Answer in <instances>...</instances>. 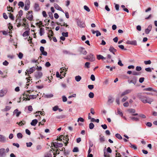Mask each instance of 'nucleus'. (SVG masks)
<instances>
[{
  "instance_id": "1",
  "label": "nucleus",
  "mask_w": 157,
  "mask_h": 157,
  "mask_svg": "<svg viewBox=\"0 0 157 157\" xmlns=\"http://www.w3.org/2000/svg\"><path fill=\"white\" fill-rule=\"evenodd\" d=\"M146 96L144 95L141 93H139L138 94V97L140 101L144 103H146Z\"/></svg>"
},
{
  "instance_id": "2",
  "label": "nucleus",
  "mask_w": 157,
  "mask_h": 157,
  "mask_svg": "<svg viewBox=\"0 0 157 157\" xmlns=\"http://www.w3.org/2000/svg\"><path fill=\"white\" fill-rule=\"evenodd\" d=\"M8 91L7 89L5 88L0 90V97H2L5 96L7 93Z\"/></svg>"
},
{
  "instance_id": "3",
  "label": "nucleus",
  "mask_w": 157,
  "mask_h": 157,
  "mask_svg": "<svg viewBox=\"0 0 157 157\" xmlns=\"http://www.w3.org/2000/svg\"><path fill=\"white\" fill-rule=\"evenodd\" d=\"M36 70V67H33L29 69L26 70L25 72V75H26L27 74H31L33 72Z\"/></svg>"
},
{
  "instance_id": "4",
  "label": "nucleus",
  "mask_w": 157,
  "mask_h": 157,
  "mask_svg": "<svg viewBox=\"0 0 157 157\" xmlns=\"http://www.w3.org/2000/svg\"><path fill=\"white\" fill-rule=\"evenodd\" d=\"M77 23L78 26L80 28H84L85 26V23L81 21L80 20H77Z\"/></svg>"
},
{
  "instance_id": "5",
  "label": "nucleus",
  "mask_w": 157,
  "mask_h": 157,
  "mask_svg": "<svg viewBox=\"0 0 157 157\" xmlns=\"http://www.w3.org/2000/svg\"><path fill=\"white\" fill-rule=\"evenodd\" d=\"M85 59H89L91 62H93L95 61V57L94 55L92 54H90V55H88Z\"/></svg>"
},
{
  "instance_id": "6",
  "label": "nucleus",
  "mask_w": 157,
  "mask_h": 157,
  "mask_svg": "<svg viewBox=\"0 0 157 157\" xmlns=\"http://www.w3.org/2000/svg\"><path fill=\"white\" fill-rule=\"evenodd\" d=\"M59 21L60 22L59 23H57V24L58 25H60L61 26H65L66 27H67L68 26V25L66 24H65V23L63 21V20L62 18H60L59 19Z\"/></svg>"
},
{
  "instance_id": "7",
  "label": "nucleus",
  "mask_w": 157,
  "mask_h": 157,
  "mask_svg": "<svg viewBox=\"0 0 157 157\" xmlns=\"http://www.w3.org/2000/svg\"><path fill=\"white\" fill-rule=\"evenodd\" d=\"M35 76L36 78L39 79L42 76L43 73L41 72L37 71L35 73Z\"/></svg>"
},
{
  "instance_id": "8",
  "label": "nucleus",
  "mask_w": 157,
  "mask_h": 157,
  "mask_svg": "<svg viewBox=\"0 0 157 157\" xmlns=\"http://www.w3.org/2000/svg\"><path fill=\"white\" fill-rule=\"evenodd\" d=\"M126 43L127 44H131L133 45H137V42L136 40L132 41L128 40L126 42Z\"/></svg>"
},
{
  "instance_id": "9",
  "label": "nucleus",
  "mask_w": 157,
  "mask_h": 157,
  "mask_svg": "<svg viewBox=\"0 0 157 157\" xmlns=\"http://www.w3.org/2000/svg\"><path fill=\"white\" fill-rule=\"evenodd\" d=\"M5 156V149L4 148L0 149V157H3Z\"/></svg>"
},
{
  "instance_id": "10",
  "label": "nucleus",
  "mask_w": 157,
  "mask_h": 157,
  "mask_svg": "<svg viewBox=\"0 0 157 157\" xmlns=\"http://www.w3.org/2000/svg\"><path fill=\"white\" fill-rule=\"evenodd\" d=\"M7 141V140L5 136L2 135H0V142L5 143Z\"/></svg>"
},
{
  "instance_id": "11",
  "label": "nucleus",
  "mask_w": 157,
  "mask_h": 157,
  "mask_svg": "<svg viewBox=\"0 0 157 157\" xmlns=\"http://www.w3.org/2000/svg\"><path fill=\"white\" fill-rule=\"evenodd\" d=\"M109 51L114 55L115 54V53L117 52V50L114 48V47L112 46H110L109 49Z\"/></svg>"
},
{
  "instance_id": "12",
  "label": "nucleus",
  "mask_w": 157,
  "mask_h": 157,
  "mask_svg": "<svg viewBox=\"0 0 157 157\" xmlns=\"http://www.w3.org/2000/svg\"><path fill=\"white\" fill-rule=\"evenodd\" d=\"M132 90H127L122 93L121 96L122 97L131 93Z\"/></svg>"
},
{
  "instance_id": "13",
  "label": "nucleus",
  "mask_w": 157,
  "mask_h": 157,
  "mask_svg": "<svg viewBox=\"0 0 157 157\" xmlns=\"http://www.w3.org/2000/svg\"><path fill=\"white\" fill-rule=\"evenodd\" d=\"M152 28L151 25H150L148 26L147 28L145 30V33L146 34H148L151 31Z\"/></svg>"
},
{
  "instance_id": "14",
  "label": "nucleus",
  "mask_w": 157,
  "mask_h": 157,
  "mask_svg": "<svg viewBox=\"0 0 157 157\" xmlns=\"http://www.w3.org/2000/svg\"><path fill=\"white\" fill-rule=\"evenodd\" d=\"M146 103L151 104L152 102L154 101V99L152 98H150L147 96L146 98Z\"/></svg>"
},
{
  "instance_id": "15",
  "label": "nucleus",
  "mask_w": 157,
  "mask_h": 157,
  "mask_svg": "<svg viewBox=\"0 0 157 157\" xmlns=\"http://www.w3.org/2000/svg\"><path fill=\"white\" fill-rule=\"evenodd\" d=\"M34 7L35 10L36 11H38L40 10L39 5V4L37 3H35Z\"/></svg>"
},
{
  "instance_id": "16",
  "label": "nucleus",
  "mask_w": 157,
  "mask_h": 157,
  "mask_svg": "<svg viewBox=\"0 0 157 157\" xmlns=\"http://www.w3.org/2000/svg\"><path fill=\"white\" fill-rule=\"evenodd\" d=\"M79 52L82 54L86 55L87 54V52L85 49L83 48H79Z\"/></svg>"
},
{
  "instance_id": "17",
  "label": "nucleus",
  "mask_w": 157,
  "mask_h": 157,
  "mask_svg": "<svg viewBox=\"0 0 157 157\" xmlns=\"http://www.w3.org/2000/svg\"><path fill=\"white\" fill-rule=\"evenodd\" d=\"M54 6L55 8L59 11H60L63 12L64 13L63 10L62 9V8L56 3L54 4Z\"/></svg>"
},
{
  "instance_id": "18",
  "label": "nucleus",
  "mask_w": 157,
  "mask_h": 157,
  "mask_svg": "<svg viewBox=\"0 0 157 157\" xmlns=\"http://www.w3.org/2000/svg\"><path fill=\"white\" fill-rule=\"evenodd\" d=\"M28 13H27V18L30 21H32L33 19V15L31 13H30L29 12H28Z\"/></svg>"
},
{
  "instance_id": "19",
  "label": "nucleus",
  "mask_w": 157,
  "mask_h": 157,
  "mask_svg": "<svg viewBox=\"0 0 157 157\" xmlns=\"http://www.w3.org/2000/svg\"><path fill=\"white\" fill-rule=\"evenodd\" d=\"M13 113L14 115H16V116L18 117L21 113V112L19 111L17 109L14 110Z\"/></svg>"
},
{
  "instance_id": "20",
  "label": "nucleus",
  "mask_w": 157,
  "mask_h": 157,
  "mask_svg": "<svg viewBox=\"0 0 157 157\" xmlns=\"http://www.w3.org/2000/svg\"><path fill=\"white\" fill-rule=\"evenodd\" d=\"M38 122V121L37 119H34L33 120L31 123V124L32 126H35Z\"/></svg>"
},
{
  "instance_id": "21",
  "label": "nucleus",
  "mask_w": 157,
  "mask_h": 157,
  "mask_svg": "<svg viewBox=\"0 0 157 157\" xmlns=\"http://www.w3.org/2000/svg\"><path fill=\"white\" fill-rule=\"evenodd\" d=\"M59 137H61V138L62 139H63V140H65L67 142V143H68V141L69 140V139L68 138V136H66L65 137L63 135H61L59 136Z\"/></svg>"
},
{
  "instance_id": "22",
  "label": "nucleus",
  "mask_w": 157,
  "mask_h": 157,
  "mask_svg": "<svg viewBox=\"0 0 157 157\" xmlns=\"http://www.w3.org/2000/svg\"><path fill=\"white\" fill-rule=\"evenodd\" d=\"M97 58L98 60L100 59H105L106 58L101 55H98L97 56Z\"/></svg>"
},
{
  "instance_id": "23",
  "label": "nucleus",
  "mask_w": 157,
  "mask_h": 157,
  "mask_svg": "<svg viewBox=\"0 0 157 157\" xmlns=\"http://www.w3.org/2000/svg\"><path fill=\"white\" fill-rule=\"evenodd\" d=\"M11 108V107L10 106H6L5 108L2 110V111L5 112L10 110Z\"/></svg>"
},
{
  "instance_id": "24",
  "label": "nucleus",
  "mask_w": 157,
  "mask_h": 157,
  "mask_svg": "<svg viewBox=\"0 0 157 157\" xmlns=\"http://www.w3.org/2000/svg\"><path fill=\"white\" fill-rule=\"evenodd\" d=\"M117 114H118L121 116H122L123 115V114L121 110L119 108H117Z\"/></svg>"
},
{
  "instance_id": "25",
  "label": "nucleus",
  "mask_w": 157,
  "mask_h": 157,
  "mask_svg": "<svg viewBox=\"0 0 157 157\" xmlns=\"http://www.w3.org/2000/svg\"><path fill=\"white\" fill-rule=\"evenodd\" d=\"M82 78L81 76L79 75L76 76L75 77V80L78 82L80 81L81 79Z\"/></svg>"
},
{
  "instance_id": "26",
  "label": "nucleus",
  "mask_w": 157,
  "mask_h": 157,
  "mask_svg": "<svg viewBox=\"0 0 157 157\" xmlns=\"http://www.w3.org/2000/svg\"><path fill=\"white\" fill-rule=\"evenodd\" d=\"M68 68H61L60 70V73H62L63 71H65V72L64 73V76H65V75L66 74V72Z\"/></svg>"
},
{
  "instance_id": "27",
  "label": "nucleus",
  "mask_w": 157,
  "mask_h": 157,
  "mask_svg": "<svg viewBox=\"0 0 157 157\" xmlns=\"http://www.w3.org/2000/svg\"><path fill=\"white\" fill-rule=\"evenodd\" d=\"M44 33V30L43 28H40V34L41 36H42Z\"/></svg>"
},
{
  "instance_id": "28",
  "label": "nucleus",
  "mask_w": 157,
  "mask_h": 157,
  "mask_svg": "<svg viewBox=\"0 0 157 157\" xmlns=\"http://www.w3.org/2000/svg\"><path fill=\"white\" fill-rule=\"evenodd\" d=\"M18 6L22 8L24 6V4L23 2L20 1L18 2Z\"/></svg>"
},
{
  "instance_id": "29",
  "label": "nucleus",
  "mask_w": 157,
  "mask_h": 157,
  "mask_svg": "<svg viewBox=\"0 0 157 157\" xmlns=\"http://www.w3.org/2000/svg\"><path fill=\"white\" fill-rule=\"evenodd\" d=\"M129 146L132 148H133L134 149L136 150L137 149V147L135 145L132 144L131 143L130 144Z\"/></svg>"
},
{
  "instance_id": "30",
  "label": "nucleus",
  "mask_w": 157,
  "mask_h": 157,
  "mask_svg": "<svg viewBox=\"0 0 157 157\" xmlns=\"http://www.w3.org/2000/svg\"><path fill=\"white\" fill-rule=\"evenodd\" d=\"M84 9L85 10L88 12H89L90 11V10L89 8L86 6H84Z\"/></svg>"
},
{
  "instance_id": "31",
  "label": "nucleus",
  "mask_w": 157,
  "mask_h": 157,
  "mask_svg": "<svg viewBox=\"0 0 157 157\" xmlns=\"http://www.w3.org/2000/svg\"><path fill=\"white\" fill-rule=\"evenodd\" d=\"M128 111L130 113H134L135 112L136 110L134 109H128Z\"/></svg>"
},
{
  "instance_id": "32",
  "label": "nucleus",
  "mask_w": 157,
  "mask_h": 157,
  "mask_svg": "<svg viewBox=\"0 0 157 157\" xmlns=\"http://www.w3.org/2000/svg\"><path fill=\"white\" fill-rule=\"evenodd\" d=\"M130 118L132 120L135 121H138L139 120V119L137 117H130Z\"/></svg>"
},
{
  "instance_id": "33",
  "label": "nucleus",
  "mask_w": 157,
  "mask_h": 157,
  "mask_svg": "<svg viewBox=\"0 0 157 157\" xmlns=\"http://www.w3.org/2000/svg\"><path fill=\"white\" fill-rule=\"evenodd\" d=\"M151 69L153 70V68H151L150 67H147L145 68V70L147 72H151Z\"/></svg>"
},
{
  "instance_id": "34",
  "label": "nucleus",
  "mask_w": 157,
  "mask_h": 157,
  "mask_svg": "<svg viewBox=\"0 0 157 157\" xmlns=\"http://www.w3.org/2000/svg\"><path fill=\"white\" fill-rule=\"evenodd\" d=\"M94 125L92 123H90L89 124V128L92 129L94 128Z\"/></svg>"
},
{
  "instance_id": "35",
  "label": "nucleus",
  "mask_w": 157,
  "mask_h": 157,
  "mask_svg": "<svg viewBox=\"0 0 157 157\" xmlns=\"http://www.w3.org/2000/svg\"><path fill=\"white\" fill-rule=\"evenodd\" d=\"M29 32L28 31H26L25 32L22 34V35L23 36H26L29 35Z\"/></svg>"
},
{
  "instance_id": "36",
  "label": "nucleus",
  "mask_w": 157,
  "mask_h": 157,
  "mask_svg": "<svg viewBox=\"0 0 157 157\" xmlns=\"http://www.w3.org/2000/svg\"><path fill=\"white\" fill-rule=\"evenodd\" d=\"M94 96V94L93 92H90L89 94V97L90 98H93Z\"/></svg>"
},
{
  "instance_id": "37",
  "label": "nucleus",
  "mask_w": 157,
  "mask_h": 157,
  "mask_svg": "<svg viewBox=\"0 0 157 157\" xmlns=\"http://www.w3.org/2000/svg\"><path fill=\"white\" fill-rule=\"evenodd\" d=\"M17 136L18 138L19 139H21L22 138L23 136L21 133L19 132L17 134Z\"/></svg>"
},
{
  "instance_id": "38",
  "label": "nucleus",
  "mask_w": 157,
  "mask_h": 157,
  "mask_svg": "<svg viewBox=\"0 0 157 157\" xmlns=\"http://www.w3.org/2000/svg\"><path fill=\"white\" fill-rule=\"evenodd\" d=\"M62 35L64 37H67L68 36V33L67 32L66 33L63 32L62 33Z\"/></svg>"
},
{
  "instance_id": "39",
  "label": "nucleus",
  "mask_w": 157,
  "mask_h": 157,
  "mask_svg": "<svg viewBox=\"0 0 157 157\" xmlns=\"http://www.w3.org/2000/svg\"><path fill=\"white\" fill-rule=\"evenodd\" d=\"M128 99V97L127 96H124L121 100V101L122 102H124L125 101Z\"/></svg>"
},
{
  "instance_id": "40",
  "label": "nucleus",
  "mask_w": 157,
  "mask_h": 157,
  "mask_svg": "<svg viewBox=\"0 0 157 157\" xmlns=\"http://www.w3.org/2000/svg\"><path fill=\"white\" fill-rule=\"evenodd\" d=\"M61 85L62 87L63 88L65 89L67 87V85L66 84L64 83H61Z\"/></svg>"
},
{
  "instance_id": "41",
  "label": "nucleus",
  "mask_w": 157,
  "mask_h": 157,
  "mask_svg": "<svg viewBox=\"0 0 157 157\" xmlns=\"http://www.w3.org/2000/svg\"><path fill=\"white\" fill-rule=\"evenodd\" d=\"M36 95H29V99H33L34 98H36Z\"/></svg>"
},
{
  "instance_id": "42",
  "label": "nucleus",
  "mask_w": 157,
  "mask_h": 157,
  "mask_svg": "<svg viewBox=\"0 0 157 157\" xmlns=\"http://www.w3.org/2000/svg\"><path fill=\"white\" fill-rule=\"evenodd\" d=\"M116 137L119 139H122V137L121 136V135L119 134H116L115 135Z\"/></svg>"
},
{
  "instance_id": "43",
  "label": "nucleus",
  "mask_w": 157,
  "mask_h": 157,
  "mask_svg": "<svg viewBox=\"0 0 157 157\" xmlns=\"http://www.w3.org/2000/svg\"><path fill=\"white\" fill-rule=\"evenodd\" d=\"M90 63L88 62H86L85 65V67H86L87 68H90Z\"/></svg>"
},
{
  "instance_id": "44",
  "label": "nucleus",
  "mask_w": 157,
  "mask_h": 157,
  "mask_svg": "<svg viewBox=\"0 0 157 157\" xmlns=\"http://www.w3.org/2000/svg\"><path fill=\"white\" fill-rule=\"evenodd\" d=\"M144 63L146 65L150 64L151 63V62L150 60L145 61H144Z\"/></svg>"
},
{
  "instance_id": "45",
  "label": "nucleus",
  "mask_w": 157,
  "mask_h": 157,
  "mask_svg": "<svg viewBox=\"0 0 157 157\" xmlns=\"http://www.w3.org/2000/svg\"><path fill=\"white\" fill-rule=\"evenodd\" d=\"M30 4V2L29 0H26L25 5L29 6Z\"/></svg>"
},
{
  "instance_id": "46",
  "label": "nucleus",
  "mask_w": 157,
  "mask_h": 157,
  "mask_svg": "<svg viewBox=\"0 0 157 157\" xmlns=\"http://www.w3.org/2000/svg\"><path fill=\"white\" fill-rule=\"evenodd\" d=\"M9 17L10 18L11 20H14V17L13 16V15L11 13H10Z\"/></svg>"
},
{
  "instance_id": "47",
  "label": "nucleus",
  "mask_w": 157,
  "mask_h": 157,
  "mask_svg": "<svg viewBox=\"0 0 157 157\" xmlns=\"http://www.w3.org/2000/svg\"><path fill=\"white\" fill-rule=\"evenodd\" d=\"M84 119L82 118L81 117L79 118L77 120V121L78 122H79V121L84 122Z\"/></svg>"
},
{
  "instance_id": "48",
  "label": "nucleus",
  "mask_w": 157,
  "mask_h": 157,
  "mask_svg": "<svg viewBox=\"0 0 157 157\" xmlns=\"http://www.w3.org/2000/svg\"><path fill=\"white\" fill-rule=\"evenodd\" d=\"M18 57L20 59H21L23 57V54L21 52H19L18 55Z\"/></svg>"
},
{
  "instance_id": "49",
  "label": "nucleus",
  "mask_w": 157,
  "mask_h": 157,
  "mask_svg": "<svg viewBox=\"0 0 157 157\" xmlns=\"http://www.w3.org/2000/svg\"><path fill=\"white\" fill-rule=\"evenodd\" d=\"M63 101L64 102H66L67 100V98L65 96H62Z\"/></svg>"
},
{
  "instance_id": "50",
  "label": "nucleus",
  "mask_w": 157,
  "mask_h": 157,
  "mask_svg": "<svg viewBox=\"0 0 157 157\" xmlns=\"http://www.w3.org/2000/svg\"><path fill=\"white\" fill-rule=\"evenodd\" d=\"M26 146L27 147H30L33 144L31 142H29V143H26Z\"/></svg>"
},
{
  "instance_id": "51",
  "label": "nucleus",
  "mask_w": 157,
  "mask_h": 157,
  "mask_svg": "<svg viewBox=\"0 0 157 157\" xmlns=\"http://www.w3.org/2000/svg\"><path fill=\"white\" fill-rule=\"evenodd\" d=\"M42 69V67L41 66L38 67V66H36V69L38 71H41Z\"/></svg>"
},
{
  "instance_id": "52",
  "label": "nucleus",
  "mask_w": 157,
  "mask_h": 157,
  "mask_svg": "<svg viewBox=\"0 0 157 157\" xmlns=\"http://www.w3.org/2000/svg\"><path fill=\"white\" fill-rule=\"evenodd\" d=\"M88 87L89 89L92 90L94 88V86L93 85H88Z\"/></svg>"
},
{
  "instance_id": "53",
  "label": "nucleus",
  "mask_w": 157,
  "mask_h": 157,
  "mask_svg": "<svg viewBox=\"0 0 157 157\" xmlns=\"http://www.w3.org/2000/svg\"><path fill=\"white\" fill-rule=\"evenodd\" d=\"M58 109V106H55L53 108L52 110L54 111H56Z\"/></svg>"
},
{
  "instance_id": "54",
  "label": "nucleus",
  "mask_w": 157,
  "mask_h": 157,
  "mask_svg": "<svg viewBox=\"0 0 157 157\" xmlns=\"http://www.w3.org/2000/svg\"><path fill=\"white\" fill-rule=\"evenodd\" d=\"M90 79L92 81H94L95 80V77L94 75H92L90 76Z\"/></svg>"
},
{
  "instance_id": "55",
  "label": "nucleus",
  "mask_w": 157,
  "mask_h": 157,
  "mask_svg": "<svg viewBox=\"0 0 157 157\" xmlns=\"http://www.w3.org/2000/svg\"><path fill=\"white\" fill-rule=\"evenodd\" d=\"M40 113V114L41 115H44V111H37L36 112V113Z\"/></svg>"
},
{
  "instance_id": "56",
  "label": "nucleus",
  "mask_w": 157,
  "mask_h": 157,
  "mask_svg": "<svg viewBox=\"0 0 157 157\" xmlns=\"http://www.w3.org/2000/svg\"><path fill=\"white\" fill-rule=\"evenodd\" d=\"M73 151L74 152H78V149L77 147H75L73 150Z\"/></svg>"
},
{
  "instance_id": "57",
  "label": "nucleus",
  "mask_w": 157,
  "mask_h": 157,
  "mask_svg": "<svg viewBox=\"0 0 157 157\" xmlns=\"http://www.w3.org/2000/svg\"><path fill=\"white\" fill-rule=\"evenodd\" d=\"M132 74L133 75H140L139 73L135 71H133L132 72Z\"/></svg>"
},
{
  "instance_id": "58",
  "label": "nucleus",
  "mask_w": 157,
  "mask_h": 157,
  "mask_svg": "<svg viewBox=\"0 0 157 157\" xmlns=\"http://www.w3.org/2000/svg\"><path fill=\"white\" fill-rule=\"evenodd\" d=\"M129 105V104L128 102H126L123 104V106L125 107H128Z\"/></svg>"
},
{
  "instance_id": "59",
  "label": "nucleus",
  "mask_w": 157,
  "mask_h": 157,
  "mask_svg": "<svg viewBox=\"0 0 157 157\" xmlns=\"http://www.w3.org/2000/svg\"><path fill=\"white\" fill-rule=\"evenodd\" d=\"M29 6H28V5H25V8L24 9L25 10L27 11L29 10Z\"/></svg>"
},
{
  "instance_id": "60",
  "label": "nucleus",
  "mask_w": 157,
  "mask_h": 157,
  "mask_svg": "<svg viewBox=\"0 0 157 157\" xmlns=\"http://www.w3.org/2000/svg\"><path fill=\"white\" fill-rule=\"evenodd\" d=\"M45 66L47 67H48L51 66V64L49 62H47L45 64Z\"/></svg>"
},
{
  "instance_id": "61",
  "label": "nucleus",
  "mask_w": 157,
  "mask_h": 157,
  "mask_svg": "<svg viewBox=\"0 0 157 157\" xmlns=\"http://www.w3.org/2000/svg\"><path fill=\"white\" fill-rule=\"evenodd\" d=\"M141 67H140L137 66L136 67V69L137 71H140L141 70Z\"/></svg>"
},
{
  "instance_id": "62",
  "label": "nucleus",
  "mask_w": 157,
  "mask_h": 157,
  "mask_svg": "<svg viewBox=\"0 0 157 157\" xmlns=\"http://www.w3.org/2000/svg\"><path fill=\"white\" fill-rule=\"evenodd\" d=\"M58 143L57 142H55L53 144L54 146L56 147H59Z\"/></svg>"
},
{
  "instance_id": "63",
  "label": "nucleus",
  "mask_w": 157,
  "mask_h": 157,
  "mask_svg": "<svg viewBox=\"0 0 157 157\" xmlns=\"http://www.w3.org/2000/svg\"><path fill=\"white\" fill-rule=\"evenodd\" d=\"M48 35L51 36H52L53 35V33L52 30H50L48 33Z\"/></svg>"
},
{
  "instance_id": "64",
  "label": "nucleus",
  "mask_w": 157,
  "mask_h": 157,
  "mask_svg": "<svg viewBox=\"0 0 157 157\" xmlns=\"http://www.w3.org/2000/svg\"><path fill=\"white\" fill-rule=\"evenodd\" d=\"M26 133L28 135H30L31 134V132L28 129H26L25 130Z\"/></svg>"
}]
</instances>
